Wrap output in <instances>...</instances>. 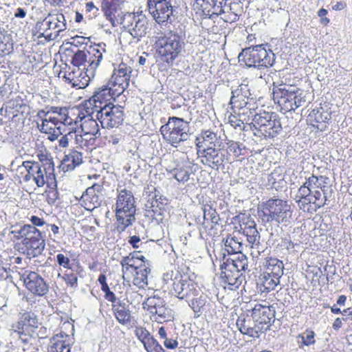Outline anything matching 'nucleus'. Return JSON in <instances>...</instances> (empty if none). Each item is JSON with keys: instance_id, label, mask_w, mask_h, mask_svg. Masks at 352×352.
<instances>
[{"instance_id": "c9c22d12", "label": "nucleus", "mask_w": 352, "mask_h": 352, "mask_svg": "<svg viewBox=\"0 0 352 352\" xmlns=\"http://www.w3.org/2000/svg\"><path fill=\"white\" fill-rule=\"evenodd\" d=\"M276 115L273 118L269 120L270 121L263 126L260 133L261 135L265 138H274L276 135L282 129L280 122L276 118Z\"/></svg>"}, {"instance_id": "6e6552de", "label": "nucleus", "mask_w": 352, "mask_h": 352, "mask_svg": "<svg viewBox=\"0 0 352 352\" xmlns=\"http://www.w3.org/2000/svg\"><path fill=\"white\" fill-rule=\"evenodd\" d=\"M163 280L166 283H171L170 292L179 299H188L198 295L199 292L195 283L186 276L176 273L173 271L168 272L163 276Z\"/></svg>"}, {"instance_id": "37998d69", "label": "nucleus", "mask_w": 352, "mask_h": 352, "mask_svg": "<svg viewBox=\"0 0 352 352\" xmlns=\"http://www.w3.org/2000/svg\"><path fill=\"white\" fill-rule=\"evenodd\" d=\"M85 72H80L78 76H74L71 79V82L75 87H78V88H85L88 85L91 78H94V76H91L89 75V69H85Z\"/></svg>"}, {"instance_id": "ddd939ff", "label": "nucleus", "mask_w": 352, "mask_h": 352, "mask_svg": "<svg viewBox=\"0 0 352 352\" xmlns=\"http://www.w3.org/2000/svg\"><path fill=\"white\" fill-rule=\"evenodd\" d=\"M133 69L124 63H121L114 68L108 82L114 87V92L116 94L122 95L129 87Z\"/></svg>"}, {"instance_id": "0e129e2a", "label": "nucleus", "mask_w": 352, "mask_h": 352, "mask_svg": "<svg viewBox=\"0 0 352 352\" xmlns=\"http://www.w3.org/2000/svg\"><path fill=\"white\" fill-rule=\"evenodd\" d=\"M311 188L307 187L305 184H303L298 190V192L296 195L295 199L300 198L302 197H307L311 192Z\"/></svg>"}, {"instance_id": "6ab92c4d", "label": "nucleus", "mask_w": 352, "mask_h": 352, "mask_svg": "<svg viewBox=\"0 0 352 352\" xmlns=\"http://www.w3.org/2000/svg\"><path fill=\"white\" fill-rule=\"evenodd\" d=\"M23 278L27 289L37 296H44L48 292V286L44 279L35 272H25Z\"/></svg>"}, {"instance_id": "cd10ccee", "label": "nucleus", "mask_w": 352, "mask_h": 352, "mask_svg": "<svg viewBox=\"0 0 352 352\" xmlns=\"http://www.w3.org/2000/svg\"><path fill=\"white\" fill-rule=\"evenodd\" d=\"M80 133L85 135H100V129L97 121L90 114L80 117Z\"/></svg>"}, {"instance_id": "b1692460", "label": "nucleus", "mask_w": 352, "mask_h": 352, "mask_svg": "<svg viewBox=\"0 0 352 352\" xmlns=\"http://www.w3.org/2000/svg\"><path fill=\"white\" fill-rule=\"evenodd\" d=\"M243 13V3L240 0H226L223 14L227 22H234Z\"/></svg>"}, {"instance_id": "864d4df0", "label": "nucleus", "mask_w": 352, "mask_h": 352, "mask_svg": "<svg viewBox=\"0 0 352 352\" xmlns=\"http://www.w3.org/2000/svg\"><path fill=\"white\" fill-rule=\"evenodd\" d=\"M75 137V131H73V127L69 129L65 135L62 136L59 140V146L63 148H66L69 146V142L74 140Z\"/></svg>"}, {"instance_id": "a18cd8bd", "label": "nucleus", "mask_w": 352, "mask_h": 352, "mask_svg": "<svg viewBox=\"0 0 352 352\" xmlns=\"http://www.w3.org/2000/svg\"><path fill=\"white\" fill-rule=\"evenodd\" d=\"M86 58L87 51L78 50L72 57V63L74 66L77 67L78 70H85L87 68L86 67Z\"/></svg>"}, {"instance_id": "e433bc0d", "label": "nucleus", "mask_w": 352, "mask_h": 352, "mask_svg": "<svg viewBox=\"0 0 352 352\" xmlns=\"http://www.w3.org/2000/svg\"><path fill=\"white\" fill-rule=\"evenodd\" d=\"M243 230V234L246 236L249 243L257 245L259 243L260 234L256 228V223L254 221H248Z\"/></svg>"}, {"instance_id": "774afa93", "label": "nucleus", "mask_w": 352, "mask_h": 352, "mask_svg": "<svg viewBox=\"0 0 352 352\" xmlns=\"http://www.w3.org/2000/svg\"><path fill=\"white\" fill-rule=\"evenodd\" d=\"M164 345L167 349H173L177 347L178 342L175 339L166 338L164 340Z\"/></svg>"}, {"instance_id": "4c0bfd02", "label": "nucleus", "mask_w": 352, "mask_h": 352, "mask_svg": "<svg viewBox=\"0 0 352 352\" xmlns=\"http://www.w3.org/2000/svg\"><path fill=\"white\" fill-rule=\"evenodd\" d=\"M63 335L56 334L50 339L48 346V352H70V347L63 340Z\"/></svg>"}, {"instance_id": "c756f323", "label": "nucleus", "mask_w": 352, "mask_h": 352, "mask_svg": "<svg viewBox=\"0 0 352 352\" xmlns=\"http://www.w3.org/2000/svg\"><path fill=\"white\" fill-rule=\"evenodd\" d=\"M274 117V113H270L269 112L263 111V112H256L255 116L252 118V121L248 124V126L252 131L256 130L258 133H260L261 129H263V126H265V124L270 121L271 118Z\"/></svg>"}, {"instance_id": "39448f33", "label": "nucleus", "mask_w": 352, "mask_h": 352, "mask_svg": "<svg viewBox=\"0 0 352 352\" xmlns=\"http://www.w3.org/2000/svg\"><path fill=\"white\" fill-rule=\"evenodd\" d=\"M262 210H258L259 216L267 223L276 222L287 225L292 217L291 206L287 201L280 199H270L262 204Z\"/></svg>"}, {"instance_id": "72a5a7b5", "label": "nucleus", "mask_w": 352, "mask_h": 352, "mask_svg": "<svg viewBox=\"0 0 352 352\" xmlns=\"http://www.w3.org/2000/svg\"><path fill=\"white\" fill-rule=\"evenodd\" d=\"M266 270L265 273L280 278L283 274L284 265L283 262L275 258H270L266 261Z\"/></svg>"}, {"instance_id": "1a4fd4ad", "label": "nucleus", "mask_w": 352, "mask_h": 352, "mask_svg": "<svg viewBox=\"0 0 352 352\" xmlns=\"http://www.w3.org/2000/svg\"><path fill=\"white\" fill-rule=\"evenodd\" d=\"M40 323L37 316L32 311H23L19 314L18 321L10 327L11 335L27 344L32 339L35 329Z\"/></svg>"}, {"instance_id": "8fccbe9b", "label": "nucleus", "mask_w": 352, "mask_h": 352, "mask_svg": "<svg viewBox=\"0 0 352 352\" xmlns=\"http://www.w3.org/2000/svg\"><path fill=\"white\" fill-rule=\"evenodd\" d=\"M243 118H238L237 116L234 115H230L228 117V122L235 129H239L240 130L243 131H247V127L248 126V124L245 125Z\"/></svg>"}, {"instance_id": "e2e57ef3", "label": "nucleus", "mask_w": 352, "mask_h": 352, "mask_svg": "<svg viewBox=\"0 0 352 352\" xmlns=\"http://www.w3.org/2000/svg\"><path fill=\"white\" fill-rule=\"evenodd\" d=\"M309 117L311 120L314 119L317 123L323 122L326 119H327V116H325L324 119H323L322 113L320 112V111L318 109H313L310 112Z\"/></svg>"}, {"instance_id": "f704fd0d", "label": "nucleus", "mask_w": 352, "mask_h": 352, "mask_svg": "<svg viewBox=\"0 0 352 352\" xmlns=\"http://www.w3.org/2000/svg\"><path fill=\"white\" fill-rule=\"evenodd\" d=\"M251 319L246 318L244 316H240L236 320V326L239 330L245 335L250 336L251 337H258L259 334L258 331H256V327L254 325L252 327Z\"/></svg>"}, {"instance_id": "4be33fe9", "label": "nucleus", "mask_w": 352, "mask_h": 352, "mask_svg": "<svg viewBox=\"0 0 352 352\" xmlns=\"http://www.w3.org/2000/svg\"><path fill=\"white\" fill-rule=\"evenodd\" d=\"M120 94H116L114 92V87L111 86L109 82L107 85L98 88L90 99V102L93 101L96 108H99L103 103L107 104L111 102L113 99L116 101V97L120 96Z\"/></svg>"}, {"instance_id": "49530a36", "label": "nucleus", "mask_w": 352, "mask_h": 352, "mask_svg": "<svg viewBox=\"0 0 352 352\" xmlns=\"http://www.w3.org/2000/svg\"><path fill=\"white\" fill-rule=\"evenodd\" d=\"M143 344L147 352H162L164 349L153 336L144 342Z\"/></svg>"}, {"instance_id": "79ce46f5", "label": "nucleus", "mask_w": 352, "mask_h": 352, "mask_svg": "<svg viewBox=\"0 0 352 352\" xmlns=\"http://www.w3.org/2000/svg\"><path fill=\"white\" fill-rule=\"evenodd\" d=\"M51 112L58 118L59 122L63 126L72 124L73 120L68 116V110L66 108L52 107L51 108Z\"/></svg>"}, {"instance_id": "4468645a", "label": "nucleus", "mask_w": 352, "mask_h": 352, "mask_svg": "<svg viewBox=\"0 0 352 352\" xmlns=\"http://www.w3.org/2000/svg\"><path fill=\"white\" fill-rule=\"evenodd\" d=\"M274 316L275 311L272 307L256 304L252 310V320L258 333L270 329L271 321Z\"/></svg>"}, {"instance_id": "0eeeda50", "label": "nucleus", "mask_w": 352, "mask_h": 352, "mask_svg": "<svg viewBox=\"0 0 352 352\" xmlns=\"http://www.w3.org/2000/svg\"><path fill=\"white\" fill-rule=\"evenodd\" d=\"M16 239H23V244L28 251V254L36 257L41 254L45 245L44 236L41 231L31 225H24L19 230L12 231Z\"/></svg>"}, {"instance_id": "20e7f679", "label": "nucleus", "mask_w": 352, "mask_h": 352, "mask_svg": "<svg viewBox=\"0 0 352 352\" xmlns=\"http://www.w3.org/2000/svg\"><path fill=\"white\" fill-rule=\"evenodd\" d=\"M267 45H257L243 49L239 54V62L244 63L248 67L259 69H267L273 66L275 54Z\"/></svg>"}, {"instance_id": "338daca9", "label": "nucleus", "mask_w": 352, "mask_h": 352, "mask_svg": "<svg viewBox=\"0 0 352 352\" xmlns=\"http://www.w3.org/2000/svg\"><path fill=\"white\" fill-rule=\"evenodd\" d=\"M327 14V10L324 8H321L318 11V16L320 18V22L322 25H327L329 23V19L325 16Z\"/></svg>"}, {"instance_id": "09e8293b", "label": "nucleus", "mask_w": 352, "mask_h": 352, "mask_svg": "<svg viewBox=\"0 0 352 352\" xmlns=\"http://www.w3.org/2000/svg\"><path fill=\"white\" fill-rule=\"evenodd\" d=\"M173 176L176 180L181 183H185L189 179V171L183 168H177L172 172Z\"/></svg>"}, {"instance_id": "ea45409f", "label": "nucleus", "mask_w": 352, "mask_h": 352, "mask_svg": "<svg viewBox=\"0 0 352 352\" xmlns=\"http://www.w3.org/2000/svg\"><path fill=\"white\" fill-rule=\"evenodd\" d=\"M204 212V221L202 226L204 228L208 227L209 222L212 225H217L220 220L219 215L215 209L212 208L210 206H206L203 208ZM212 228V226H211Z\"/></svg>"}, {"instance_id": "a878e982", "label": "nucleus", "mask_w": 352, "mask_h": 352, "mask_svg": "<svg viewBox=\"0 0 352 352\" xmlns=\"http://www.w3.org/2000/svg\"><path fill=\"white\" fill-rule=\"evenodd\" d=\"M147 30L148 21L146 16L143 14L134 15L129 29L131 35L139 41L140 38L146 35Z\"/></svg>"}, {"instance_id": "6e6d98bb", "label": "nucleus", "mask_w": 352, "mask_h": 352, "mask_svg": "<svg viewBox=\"0 0 352 352\" xmlns=\"http://www.w3.org/2000/svg\"><path fill=\"white\" fill-rule=\"evenodd\" d=\"M195 5L196 7L201 10L204 12L210 13L212 1L210 0H195Z\"/></svg>"}, {"instance_id": "7ed1b4c3", "label": "nucleus", "mask_w": 352, "mask_h": 352, "mask_svg": "<svg viewBox=\"0 0 352 352\" xmlns=\"http://www.w3.org/2000/svg\"><path fill=\"white\" fill-rule=\"evenodd\" d=\"M118 192L116 216L118 222V228L123 231L131 226L135 219V201L131 190L126 188L122 189L119 186Z\"/></svg>"}, {"instance_id": "680f3d73", "label": "nucleus", "mask_w": 352, "mask_h": 352, "mask_svg": "<svg viewBox=\"0 0 352 352\" xmlns=\"http://www.w3.org/2000/svg\"><path fill=\"white\" fill-rule=\"evenodd\" d=\"M57 263L59 265L63 267L64 268L69 269L70 268V260L68 257L65 256L63 254H58L56 256Z\"/></svg>"}, {"instance_id": "69168bd1", "label": "nucleus", "mask_w": 352, "mask_h": 352, "mask_svg": "<svg viewBox=\"0 0 352 352\" xmlns=\"http://www.w3.org/2000/svg\"><path fill=\"white\" fill-rule=\"evenodd\" d=\"M295 200L300 210H305L306 208L310 204V200H309L308 197H302L295 199Z\"/></svg>"}, {"instance_id": "393cba45", "label": "nucleus", "mask_w": 352, "mask_h": 352, "mask_svg": "<svg viewBox=\"0 0 352 352\" xmlns=\"http://www.w3.org/2000/svg\"><path fill=\"white\" fill-rule=\"evenodd\" d=\"M196 146L198 150L221 146V142L217 134L207 130L204 131L196 138Z\"/></svg>"}, {"instance_id": "a211bd4d", "label": "nucleus", "mask_w": 352, "mask_h": 352, "mask_svg": "<svg viewBox=\"0 0 352 352\" xmlns=\"http://www.w3.org/2000/svg\"><path fill=\"white\" fill-rule=\"evenodd\" d=\"M103 187L94 184L87 188L80 199V204L87 210H92L100 206L102 199Z\"/></svg>"}, {"instance_id": "9d476101", "label": "nucleus", "mask_w": 352, "mask_h": 352, "mask_svg": "<svg viewBox=\"0 0 352 352\" xmlns=\"http://www.w3.org/2000/svg\"><path fill=\"white\" fill-rule=\"evenodd\" d=\"M156 43L159 47L160 54L164 57V60L168 63H172L184 47L182 38L173 31H168L159 36Z\"/></svg>"}, {"instance_id": "423d86ee", "label": "nucleus", "mask_w": 352, "mask_h": 352, "mask_svg": "<svg viewBox=\"0 0 352 352\" xmlns=\"http://www.w3.org/2000/svg\"><path fill=\"white\" fill-rule=\"evenodd\" d=\"M160 131L164 140L176 148L182 142H187L191 135L189 123L177 117L169 118L168 122L162 125Z\"/></svg>"}, {"instance_id": "5fc2aeb1", "label": "nucleus", "mask_w": 352, "mask_h": 352, "mask_svg": "<svg viewBox=\"0 0 352 352\" xmlns=\"http://www.w3.org/2000/svg\"><path fill=\"white\" fill-rule=\"evenodd\" d=\"M37 126L41 133H51L52 130L57 129L58 126H55L46 119L42 118L41 124L37 123Z\"/></svg>"}, {"instance_id": "f3484780", "label": "nucleus", "mask_w": 352, "mask_h": 352, "mask_svg": "<svg viewBox=\"0 0 352 352\" xmlns=\"http://www.w3.org/2000/svg\"><path fill=\"white\" fill-rule=\"evenodd\" d=\"M231 94L230 104L232 110H234V107L241 108L249 102L256 101L248 84L241 83L235 89L232 88Z\"/></svg>"}, {"instance_id": "7c9ffc66", "label": "nucleus", "mask_w": 352, "mask_h": 352, "mask_svg": "<svg viewBox=\"0 0 352 352\" xmlns=\"http://www.w3.org/2000/svg\"><path fill=\"white\" fill-rule=\"evenodd\" d=\"M258 109L256 102H249L244 107H234V112L238 113L239 116L243 119L248 124L250 120L255 116Z\"/></svg>"}, {"instance_id": "c85d7f7f", "label": "nucleus", "mask_w": 352, "mask_h": 352, "mask_svg": "<svg viewBox=\"0 0 352 352\" xmlns=\"http://www.w3.org/2000/svg\"><path fill=\"white\" fill-rule=\"evenodd\" d=\"M112 309L116 318L120 324H127L131 322V311L126 307V304L124 302H121L118 300L116 304L113 305Z\"/></svg>"}, {"instance_id": "4d7b16f0", "label": "nucleus", "mask_w": 352, "mask_h": 352, "mask_svg": "<svg viewBox=\"0 0 352 352\" xmlns=\"http://www.w3.org/2000/svg\"><path fill=\"white\" fill-rule=\"evenodd\" d=\"M135 332L136 336L142 343L146 342L148 338H150L152 336L146 329L142 327H137Z\"/></svg>"}, {"instance_id": "bf43d9fd", "label": "nucleus", "mask_w": 352, "mask_h": 352, "mask_svg": "<svg viewBox=\"0 0 352 352\" xmlns=\"http://www.w3.org/2000/svg\"><path fill=\"white\" fill-rule=\"evenodd\" d=\"M304 184L311 188V190L320 187V184L318 182V177L314 175L310 176Z\"/></svg>"}, {"instance_id": "f03ea898", "label": "nucleus", "mask_w": 352, "mask_h": 352, "mask_svg": "<svg viewBox=\"0 0 352 352\" xmlns=\"http://www.w3.org/2000/svg\"><path fill=\"white\" fill-rule=\"evenodd\" d=\"M18 170L21 174H25L23 181L25 183L32 179L39 188L44 186L45 184L50 186L54 184L56 186L52 159H47L43 165L36 162L24 161L21 166H19Z\"/></svg>"}, {"instance_id": "2f4dec72", "label": "nucleus", "mask_w": 352, "mask_h": 352, "mask_svg": "<svg viewBox=\"0 0 352 352\" xmlns=\"http://www.w3.org/2000/svg\"><path fill=\"white\" fill-rule=\"evenodd\" d=\"M192 300L189 302V306L194 312L200 316L204 312H207L211 306L210 302L206 295H201L198 298L192 297Z\"/></svg>"}, {"instance_id": "aec40b11", "label": "nucleus", "mask_w": 352, "mask_h": 352, "mask_svg": "<svg viewBox=\"0 0 352 352\" xmlns=\"http://www.w3.org/2000/svg\"><path fill=\"white\" fill-rule=\"evenodd\" d=\"M221 270V278L222 281L228 285V288L231 290H235L239 287L245 280V277L242 273L238 270H234V267L227 265L224 263L220 265Z\"/></svg>"}, {"instance_id": "c03bdc74", "label": "nucleus", "mask_w": 352, "mask_h": 352, "mask_svg": "<svg viewBox=\"0 0 352 352\" xmlns=\"http://www.w3.org/2000/svg\"><path fill=\"white\" fill-rule=\"evenodd\" d=\"M262 280V285L263 287V292H269L270 291L274 290L275 287L279 284L280 278L263 273Z\"/></svg>"}, {"instance_id": "f257e3e1", "label": "nucleus", "mask_w": 352, "mask_h": 352, "mask_svg": "<svg viewBox=\"0 0 352 352\" xmlns=\"http://www.w3.org/2000/svg\"><path fill=\"white\" fill-rule=\"evenodd\" d=\"M308 95L294 85L281 83L273 88L274 102L285 112L294 111L305 104Z\"/></svg>"}, {"instance_id": "473e14b6", "label": "nucleus", "mask_w": 352, "mask_h": 352, "mask_svg": "<svg viewBox=\"0 0 352 352\" xmlns=\"http://www.w3.org/2000/svg\"><path fill=\"white\" fill-rule=\"evenodd\" d=\"M134 271L135 275L133 280V284L139 288H144L148 284V275L151 272L149 267L146 264H141Z\"/></svg>"}, {"instance_id": "5701e85b", "label": "nucleus", "mask_w": 352, "mask_h": 352, "mask_svg": "<svg viewBox=\"0 0 352 352\" xmlns=\"http://www.w3.org/2000/svg\"><path fill=\"white\" fill-rule=\"evenodd\" d=\"M104 43H100L97 47H90L87 51V58L89 61L87 68L91 76H95L97 68L99 67L102 58L103 52H105Z\"/></svg>"}, {"instance_id": "13d9d810", "label": "nucleus", "mask_w": 352, "mask_h": 352, "mask_svg": "<svg viewBox=\"0 0 352 352\" xmlns=\"http://www.w3.org/2000/svg\"><path fill=\"white\" fill-rule=\"evenodd\" d=\"M50 112H51V111L45 113L44 111L42 110L38 112V116L41 117V115L44 114L45 118H43L46 119L47 121H49L55 126H61L62 127L64 128V126L62 125V124L59 122L58 118H57L55 116H49Z\"/></svg>"}, {"instance_id": "9b49d317", "label": "nucleus", "mask_w": 352, "mask_h": 352, "mask_svg": "<svg viewBox=\"0 0 352 352\" xmlns=\"http://www.w3.org/2000/svg\"><path fill=\"white\" fill-rule=\"evenodd\" d=\"M99 109L97 110L96 118L102 128L118 127L122 123L124 112L122 106L109 102L100 106Z\"/></svg>"}, {"instance_id": "58836bf2", "label": "nucleus", "mask_w": 352, "mask_h": 352, "mask_svg": "<svg viewBox=\"0 0 352 352\" xmlns=\"http://www.w3.org/2000/svg\"><path fill=\"white\" fill-rule=\"evenodd\" d=\"M224 244L228 254L234 255L241 253L242 243L236 236L234 234L228 235Z\"/></svg>"}, {"instance_id": "412c9836", "label": "nucleus", "mask_w": 352, "mask_h": 352, "mask_svg": "<svg viewBox=\"0 0 352 352\" xmlns=\"http://www.w3.org/2000/svg\"><path fill=\"white\" fill-rule=\"evenodd\" d=\"M37 28L44 34L48 30L57 29L59 33L66 29L65 16L63 14H49L41 22H38Z\"/></svg>"}, {"instance_id": "052dcab7", "label": "nucleus", "mask_w": 352, "mask_h": 352, "mask_svg": "<svg viewBox=\"0 0 352 352\" xmlns=\"http://www.w3.org/2000/svg\"><path fill=\"white\" fill-rule=\"evenodd\" d=\"M51 133H46L48 134V140L53 142L58 139V138L63 133V132H65V130L63 127L61 126H58L57 129H55L50 131Z\"/></svg>"}, {"instance_id": "2eb2a0df", "label": "nucleus", "mask_w": 352, "mask_h": 352, "mask_svg": "<svg viewBox=\"0 0 352 352\" xmlns=\"http://www.w3.org/2000/svg\"><path fill=\"white\" fill-rule=\"evenodd\" d=\"M197 155L204 165L212 169L218 170L221 166H223L225 155L220 146L198 150Z\"/></svg>"}, {"instance_id": "de8ad7c7", "label": "nucleus", "mask_w": 352, "mask_h": 352, "mask_svg": "<svg viewBox=\"0 0 352 352\" xmlns=\"http://www.w3.org/2000/svg\"><path fill=\"white\" fill-rule=\"evenodd\" d=\"M120 264L122 267V271L128 270L130 268L135 270L139 266H136V262L135 261V254H130L129 256L124 257L120 261Z\"/></svg>"}, {"instance_id": "dca6fc26", "label": "nucleus", "mask_w": 352, "mask_h": 352, "mask_svg": "<svg viewBox=\"0 0 352 352\" xmlns=\"http://www.w3.org/2000/svg\"><path fill=\"white\" fill-rule=\"evenodd\" d=\"M148 309L155 321L160 323L170 320L173 318L172 310L165 306L163 299L152 297L147 299Z\"/></svg>"}, {"instance_id": "f8f14e48", "label": "nucleus", "mask_w": 352, "mask_h": 352, "mask_svg": "<svg viewBox=\"0 0 352 352\" xmlns=\"http://www.w3.org/2000/svg\"><path fill=\"white\" fill-rule=\"evenodd\" d=\"M148 8L155 21L162 24L167 22L173 13L176 0H148Z\"/></svg>"}, {"instance_id": "603ef678", "label": "nucleus", "mask_w": 352, "mask_h": 352, "mask_svg": "<svg viewBox=\"0 0 352 352\" xmlns=\"http://www.w3.org/2000/svg\"><path fill=\"white\" fill-rule=\"evenodd\" d=\"M314 197V205L316 208L322 207L327 201L326 196L322 195V192L318 189L312 190L311 191Z\"/></svg>"}, {"instance_id": "3c124183", "label": "nucleus", "mask_w": 352, "mask_h": 352, "mask_svg": "<svg viewBox=\"0 0 352 352\" xmlns=\"http://www.w3.org/2000/svg\"><path fill=\"white\" fill-rule=\"evenodd\" d=\"M315 333L311 330H307L299 336L301 342L304 345L309 346L315 343Z\"/></svg>"}, {"instance_id": "a19ab883", "label": "nucleus", "mask_w": 352, "mask_h": 352, "mask_svg": "<svg viewBox=\"0 0 352 352\" xmlns=\"http://www.w3.org/2000/svg\"><path fill=\"white\" fill-rule=\"evenodd\" d=\"M82 162V155L77 151H72L69 155L65 156L64 164L67 166V170H74L77 166Z\"/></svg>"}, {"instance_id": "bb28decb", "label": "nucleus", "mask_w": 352, "mask_h": 352, "mask_svg": "<svg viewBox=\"0 0 352 352\" xmlns=\"http://www.w3.org/2000/svg\"><path fill=\"white\" fill-rule=\"evenodd\" d=\"M223 263L227 265L234 267V270H238L240 273L248 268V258L243 254H234L232 257H226L225 254L223 256Z\"/></svg>"}]
</instances>
